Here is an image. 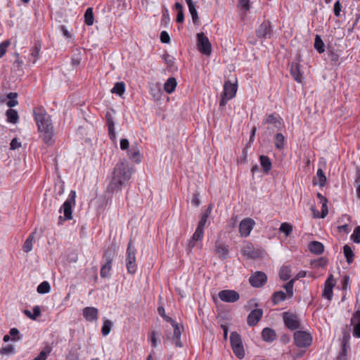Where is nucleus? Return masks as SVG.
I'll use <instances>...</instances> for the list:
<instances>
[{
	"label": "nucleus",
	"instance_id": "obj_1",
	"mask_svg": "<svg viewBox=\"0 0 360 360\" xmlns=\"http://www.w3.org/2000/svg\"><path fill=\"white\" fill-rule=\"evenodd\" d=\"M131 176V172L127 165L123 162H118L112 172V179L107 187L108 193L121 190V186L125 181H128Z\"/></svg>",
	"mask_w": 360,
	"mask_h": 360
},
{
	"label": "nucleus",
	"instance_id": "obj_2",
	"mask_svg": "<svg viewBox=\"0 0 360 360\" xmlns=\"http://www.w3.org/2000/svg\"><path fill=\"white\" fill-rule=\"evenodd\" d=\"M33 112L38 130H44V129L53 127L51 117L46 113L44 109L37 108L34 110Z\"/></svg>",
	"mask_w": 360,
	"mask_h": 360
},
{
	"label": "nucleus",
	"instance_id": "obj_3",
	"mask_svg": "<svg viewBox=\"0 0 360 360\" xmlns=\"http://www.w3.org/2000/svg\"><path fill=\"white\" fill-rule=\"evenodd\" d=\"M230 342L234 354L240 359L245 356V350L240 335L237 332H232L230 335Z\"/></svg>",
	"mask_w": 360,
	"mask_h": 360
},
{
	"label": "nucleus",
	"instance_id": "obj_4",
	"mask_svg": "<svg viewBox=\"0 0 360 360\" xmlns=\"http://www.w3.org/2000/svg\"><path fill=\"white\" fill-rule=\"evenodd\" d=\"M126 266L129 274H134L136 271V248L130 240L127 249Z\"/></svg>",
	"mask_w": 360,
	"mask_h": 360
},
{
	"label": "nucleus",
	"instance_id": "obj_5",
	"mask_svg": "<svg viewBox=\"0 0 360 360\" xmlns=\"http://www.w3.org/2000/svg\"><path fill=\"white\" fill-rule=\"evenodd\" d=\"M197 45L198 51L206 56H210L212 53V46L203 32L197 34Z\"/></svg>",
	"mask_w": 360,
	"mask_h": 360
},
{
	"label": "nucleus",
	"instance_id": "obj_6",
	"mask_svg": "<svg viewBox=\"0 0 360 360\" xmlns=\"http://www.w3.org/2000/svg\"><path fill=\"white\" fill-rule=\"evenodd\" d=\"M294 341L298 347H307L311 344L312 338L305 331L297 330L294 333Z\"/></svg>",
	"mask_w": 360,
	"mask_h": 360
},
{
	"label": "nucleus",
	"instance_id": "obj_7",
	"mask_svg": "<svg viewBox=\"0 0 360 360\" xmlns=\"http://www.w3.org/2000/svg\"><path fill=\"white\" fill-rule=\"evenodd\" d=\"M285 326L290 330H294L300 328V321L295 314L286 311L283 313Z\"/></svg>",
	"mask_w": 360,
	"mask_h": 360
},
{
	"label": "nucleus",
	"instance_id": "obj_8",
	"mask_svg": "<svg viewBox=\"0 0 360 360\" xmlns=\"http://www.w3.org/2000/svg\"><path fill=\"white\" fill-rule=\"evenodd\" d=\"M103 257L105 259V263L101 266L100 274L102 278H106L109 276L112 269L114 252L106 250L104 252Z\"/></svg>",
	"mask_w": 360,
	"mask_h": 360
},
{
	"label": "nucleus",
	"instance_id": "obj_9",
	"mask_svg": "<svg viewBox=\"0 0 360 360\" xmlns=\"http://www.w3.org/2000/svg\"><path fill=\"white\" fill-rule=\"evenodd\" d=\"M219 298L225 302L233 303L240 299V295L233 290H222L218 293Z\"/></svg>",
	"mask_w": 360,
	"mask_h": 360
},
{
	"label": "nucleus",
	"instance_id": "obj_10",
	"mask_svg": "<svg viewBox=\"0 0 360 360\" xmlns=\"http://www.w3.org/2000/svg\"><path fill=\"white\" fill-rule=\"evenodd\" d=\"M255 225V221L251 218L243 219L239 224V232L242 237H248Z\"/></svg>",
	"mask_w": 360,
	"mask_h": 360
},
{
	"label": "nucleus",
	"instance_id": "obj_11",
	"mask_svg": "<svg viewBox=\"0 0 360 360\" xmlns=\"http://www.w3.org/2000/svg\"><path fill=\"white\" fill-rule=\"evenodd\" d=\"M267 281L266 275L262 271H256L249 278L250 285L255 288L263 286Z\"/></svg>",
	"mask_w": 360,
	"mask_h": 360
},
{
	"label": "nucleus",
	"instance_id": "obj_12",
	"mask_svg": "<svg viewBox=\"0 0 360 360\" xmlns=\"http://www.w3.org/2000/svg\"><path fill=\"white\" fill-rule=\"evenodd\" d=\"M259 38L269 39L272 34V27L269 21H264L256 30Z\"/></svg>",
	"mask_w": 360,
	"mask_h": 360
},
{
	"label": "nucleus",
	"instance_id": "obj_13",
	"mask_svg": "<svg viewBox=\"0 0 360 360\" xmlns=\"http://www.w3.org/2000/svg\"><path fill=\"white\" fill-rule=\"evenodd\" d=\"M336 281L333 278L332 274H330L325 281L324 288L323 290L322 296L329 300H331L333 297V289L335 285Z\"/></svg>",
	"mask_w": 360,
	"mask_h": 360
},
{
	"label": "nucleus",
	"instance_id": "obj_14",
	"mask_svg": "<svg viewBox=\"0 0 360 360\" xmlns=\"http://www.w3.org/2000/svg\"><path fill=\"white\" fill-rule=\"evenodd\" d=\"M214 252L220 259H226L229 257V246L220 241H217L214 245Z\"/></svg>",
	"mask_w": 360,
	"mask_h": 360
},
{
	"label": "nucleus",
	"instance_id": "obj_15",
	"mask_svg": "<svg viewBox=\"0 0 360 360\" xmlns=\"http://www.w3.org/2000/svg\"><path fill=\"white\" fill-rule=\"evenodd\" d=\"M243 255L248 258L257 259L262 256L261 250L255 248L251 244H248L243 249Z\"/></svg>",
	"mask_w": 360,
	"mask_h": 360
},
{
	"label": "nucleus",
	"instance_id": "obj_16",
	"mask_svg": "<svg viewBox=\"0 0 360 360\" xmlns=\"http://www.w3.org/2000/svg\"><path fill=\"white\" fill-rule=\"evenodd\" d=\"M82 314L84 319L89 322L97 321L98 319V310L94 307H86L84 308Z\"/></svg>",
	"mask_w": 360,
	"mask_h": 360
},
{
	"label": "nucleus",
	"instance_id": "obj_17",
	"mask_svg": "<svg viewBox=\"0 0 360 360\" xmlns=\"http://www.w3.org/2000/svg\"><path fill=\"white\" fill-rule=\"evenodd\" d=\"M263 311L261 309H253L248 315L247 319L248 324L250 326H255L262 319Z\"/></svg>",
	"mask_w": 360,
	"mask_h": 360
},
{
	"label": "nucleus",
	"instance_id": "obj_18",
	"mask_svg": "<svg viewBox=\"0 0 360 360\" xmlns=\"http://www.w3.org/2000/svg\"><path fill=\"white\" fill-rule=\"evenodd\" d=\"M39 131L44 143L48 146H51L54 143L53 127L44 129V130H39Z\"/></svg>",
	"mask_w": 360,
	"mask_h": 360
},
{
	"label": "nucleus",
	"instance_id": "obj_19",
	"mask_svg": "<svg viewBox=\"0 0 360 360\" xmlns=\"http://www.w3.org/2000/svg\"><path fill=\"white\" fill-rule=\"evenodd\" d=\"M72 204H70L69 202H64L63 205H62L61 208L60 209L59 212H61L62 210L63 211L64 216H60L58 219V224H60L62 221L64 220H70L72 217Z\"/></svg>",
	"mask_w": 360,
	"mask_h": 360
},
{
	"label": "nucleus",
	"instance_id": "obj_20",
	"mask_svg": "<svg viewBox=\"0 0 360 360\" xmlns=\"http://www.w3.org/2000/svg\"><path fill=\"white\" fill-rule=\"evenodd\" d=\"M105 118L107 121L110 139L115 141L116 139L115 131V122L112 113L110 112H107L105 114Z\"/></svg>",
	"mask_w": 360,
	"mask_h": 360
},
{
	"label": "nucleus",
	"instance_id": "obj_21",
	"mask_svg": "<svg viewBox=\"0 0 360 360\" xmlns=\"http://www.w3.org/2000/svg\"><path fill=\"white\" fill-rule=\"evenodd\" d=\"M237 86L235 84L231 83L230 81H226L224 85L223 94L224 96L229 98H233L236 94Z\"/></svg>",
	"mask_w": 360,
	"mask_h": 360
},
{
	"label": "nucleus",
	"instance_id": "obj_22",
	"mask_svg": "<svg viewBox=\"0 0 360 360\" xmlns=\"http://www.w3.org/2000/svg\"><path fill=\"white\" fill-rule=\"evenodd\" d=\"M290 74L297 82L301 83L302 82V72L300 70V65L298 63H292L291 64Z\"/></svg>",
	"mask_w": 360,
	"mask_h": 360
},
{
	"label": "nucleus",
	"instance_id": "obj_23",
	"mask_svg": "<svg viewBox=\"0 0 360 360\" xmlns=\"http://www.w3.org/2000/svg\"><path fill=\"white\" fill-rule=\"evenodd\" d=\"M127 154L129 158L134 162L136 163L141 162L140 151L138 148L137 143L132 145L131 147L129 149H128Z\"/></svg>",
	"mask_w": 360,
	"mask_h": 360
},
{
	"label": "nucleus",
	"instance_id": "obj_24",
	"mask_svg": "<svg viewBox=\"0 0 360 360\" xmlns=\"http://www.w3.org/2000/svg\"><path fill=\"white\" fill-rule=\"evenodd\" d=\"M262 337L264 341L271 342L276 339V334L272 328H264L262 331Z\"/></svg>",
	"mask_w": 360,
	"mask_h": 360
},
{
	"label": "nucleus",
	"instance_id": "obj_25",
	"mask_svg": "<svg viewBox=\"0 0 360 360\" xmlns=\"http://www.w3.org/2000/svg\"><path fill=\"white\" fill-rule=\"evenodd\" d=\"M259 162L262 167V170L264 173L267 174L271 169V161L270 158L266 155H260Z\"/></svg>",
	"mask_w": 360,
	"mask_h": 360
},
{
	"label": "nucleus",
	"instance_id": "obj_26",
	"mask_svg": "<svg viewBox=\"0 0 360 360\" xmlns=\"http://www.w3.org/2000/svg\"><path fill=\"white\" fill-rule=\"evenodd\" d=\"M326 182V176L322 169H318L316 176L313 179L314 184H319L321 187L324 186Z\"/></svg>",
	"mask_w": 360,
	"mask_h": 360
},
{
	"label": "nucleus",
	"instance_id": "obj_27",
	"mask_svg": "<svg viewBox=\"0 0 360 360\" xmlns=\"http://www.w3.org/2000/svg\"><path fill=\"white\" fill-rule=\"evenodd\" d=\"M309 249L312 253L321 255L324 250V247L320 242L312 241L309 244Z\"/></svg>",
	"mask_w": 360,
	"mask_h": 360
},
{
	"label": "nucleus",
	"instance_id": "obj_28",
	"mask_svg": "<svg viewBox=\"0 0 360 360\" xmlns=\"http://www.w3.org/2000/svg\"><path fill=\"white\" fill-rule=\"evenodd\" d=\"M281 119L274 114L269 115L263 121L264 124H274L275 127L280 128L281 125Z\"/></svg>",
	"mask_w": 360,
	"mask_h": 360
},
{
	"label": "nucleus",
	"instance_id": "obj_29",
	"mask_svg": "<svg viewBox=\"0 0 360 360\" xmlns=\"http://www.w3.org/2000/svg\"><path fill=\"white\" fill-rule=\"evenodd\" d=\"M177 85L176 80L174 77H169L164 84V89L168 94H172L176 89Z\"/></svg>",
	"mask_w": 360,
	"mask_h": 360
},
{
	"label": "nucleus",
	"instance_id": "obj_30",
	"mask_svg": "<svg viewBox=\"0 0 360 360\" xmlns=\"http://www.w3.org/2000/svg\"><path fill=\"white\" fill-rule=\"evenodd\" d=\"M327 203L328 202L321 203V215H319V212L316 210V208L314 206H312L311 207V210L314 212V217L315 218H319V217L324 218L327 216V214L328 213Z\"/></svg>",
	"mask_w": 360,
	"mask_h": 360
},
{
	"label": "nucleus",
	"instance_id": "obj_31",
	"mask_svg": "<svg viewBox=\"0 0 360 360\" xmlns=\"http://www.w3.org/2000/svg\"><path fill=\"white\" fill-rule=\"evenodd\" d=\"M41 44L37 42L34 44V47L31 50V58L32 63H35L39 57V52L41 51Z\"/></svg>",
	"mask_w": 360,
	"mask_h": 360
},
{
	"label": "nucleus",
	"instance_id": "obj_32",
	"mask_svg": "<svg viewBox=\"0 0 360 360\" xmlns=\"http://www.w3.org/2000/svg\"><path fill=\"white\" fill-rule=\"evenodd\" d=\"M210 212H211V207H209L208 209L206 210V212H205L204 213H202L200 214V219L198 226H197L198 229H202L204 231V228L205 226V224L207 223V219H208V217H209V214H210Z\"/></svg>",
	"mask_w": 360,
	"mask_h": 360
},
{
	"label": "nucleus",
	"instance_id": "obj_33",
	"mask_svg": "<svg viewBox=\"0 0 360 360\" xmlns=\"http://www.w3.org/2000/svg\"><path fill=\"white\" fill-rule=\"evenodd\" d=\"M35 232L31 233L26 240L25 241L23 246H22V250L25 252H29L32 249V242L34 240Z\"/></svg>",
	"mask_w": 360,
	"mask_h": 360
},
{
	"label": "nucleus",
	"instance_id": "obj_34",
	"mask_svg": "<svg viewBox=\"0 0 360 360\" xmlns=\"http://www.w3.org/2000/svg\"><path fill=\"white\" fill-rule=\"evenodd\" d=\"M125 91V84L123 82H116L111 89V93L122 96Z\"/></svg>",
	"mask_w": 360,
	"mask_h": 360
},
{
	"label": "nucleus",
	"instance_id": "obj_35",
	"mask_svg": "<svg viewBox=\"0 0 360 360\" xmlns=\"http://www.w3.org/2000/svg\"><path fill=\"white\" fill-rule=\"evenodd\" d=\"M280 278L283 281H288L291 276V269L288 266H283L279 271Z\"/></svg>",
	"mask_w": 360,
	"mask_h": 360
},
{
	"label": "nucleus",
	"instance_id": "obj_36",
	"mask_svg": "<svg viewBox=\"0 0 360 360\" xmlns=\"http://www.w3.org/2000/svg\"><path fill=\"white\" fill-rule=\"evenodd\" d=\"M343 252L347 263L352 264L354 262V254L352 248L348 245H345L343 247Z\"/></svg>",
	"mask_w": 360,
	"mask_h": 360
},
{
	"label": "nucleus",
	"instance_id": "obj_37",
	"mask_svg": "<svg viewBox=\"0 0 360 360\" xmlns=\"http://www.w3.org/2000/svg\"><path fill=\"white\" fill-rule=\"evenodd\" d=\"M314 49L319 53H322L325 51V44L321 37L318 34L315 36Z\"/></svg>",
	"mask_w": 360,
	"mask_h": 360
},
{
	"label": "nucleus",
	"instance_id": "obj_38",
	"mask_svg": "<svg viewBox=\"0 0 360 360\" xmlns=\"http://www.w3.org/2000/svg\"><path fill=\"white\" fill-rule=\"evenodd\" d=\"M174 8L177 11L176 15V22L179 23H181L184 20V14L183 11V6L179 2H176L174 4Z\"/></svg>",
	"mask_w": 360,
	"mask_h": 360
},
{
	"label": "nucleus",
	"instance_id": "obj_39",
	"mask_svg": "<svg viewBox=\"0 0 360 360\" xmlns=\"http://www.w3.org/2000/svg\"><path fill=\"white\" fill-rule=\"evenodd\" d=\"M84 18L86 25H92L94 24V18L92 8H88L86 10Z\"/></svg>",
	"mask_w": 360,
	"mask_h": 360
},
{
	"label": "nucleus",
	"instance_id": "obj_40",
	"mask_svg": "<svg viewBox=\"0 0 360 360\" xmlns=\"http://www.w3.org/2000/svg\"><path fill=\"white\" fill-rule=\"evenodd\" d=\"M6 116L8 121L13 124L17 123L19 119L17 111L13 109L6 111Z\"/></svg>",
	"mask_w": 360,
	"mask_h": 360
},
{
	"label": "nucleus",
	"instance_id": "obj_41",
	"mask_svg": "<svg viewBox=\"0 0 360 360\" xmlns=\"http://www.w3.org/2000/svg\"><path fill=\"white\" fill-rule=\"evenodd\" d=\"M328 56L330 63L332 65L338 66L340 64V56L337 53H335L333 51H329L328 53Z\"/></svg>",
	"mask_w": 360,
	"mask_h": 360
},
{
	"label": "nucleus",
	"instance_id": "obj_42",
	"mask_svg": "<svg viewBox=\"0 0 360 360\" xmlns=\"http://www.w3.org/2000/svg\"><path fill=\"white\" fill-rule=\"evenodd\" d=\"M285 299L286 294L281 290L275 292L272 296V302H274V304H277L278 303L285 300Z\"/></svg>",
	"mask_w": 360,
	"mask_h": 360
},
{
	"label": "nucleus",
	"instance_id": "obj_43",
	"mask_svg": "<svg viewBox=\"0 0 360 360\" xmlns=\"http://www.w3.org/2000/svg\"><path fill=\"white\" fill-rule=\"evenodd\" d=\"M51 286L48 281H43L41 283L37 289V291L39 294H46L50 292Z\"/></svg>",
	"mask_w": 360,
	"mask_h": 360
},
{
	"label": "nucleus",
	"instance_id": "obj_44",
	"mask_svg": "<svg viewBox=\"0 0 360 360\" xmlns=\"http://www.w3.org/2000/svg\"><path fill=\"white\" fill-rule=\"evenodd\" d=\"M285 137L281 133H277L275 137V146L278 149H282L284 146Z\"/></svg>",
	"mask_w": 360,
	"mask_h": 360
},
{
	"label": "nucleus",
	"instance_id": "obj_45",
	"mask_svg": "<svg viewBox=\"0 0 360 360\" xmlns=\"http://www.w3.org/2000/svg\"><path fill=\"white\" fill-rule=\"evenodd\" d=\"M279 230L282 233H285L286 236H288L292 231V226L289 223L284 222L281 224Z\"/></svg>",
	"mask_w": 360,
	"mask_h": 360
},
{
	"label": "nucleus",
	"instance_id": "obj_46",
	"mask_svg": "<svg viewBox=\"0 0 360 360\" xmlns=\"http://www.w3.org/2000/svg\"><path fill=\"white\" fill-rule=\"evenodd\" d=\"M112 326V322L110 320H105L103 322V325L101 328V333L103 335L106 336L108 335L111 330Z\"/></svg>",
	"mask_w": 360,
	"mask_h": 360
},
{
	"label": "nucleus",
	"instance_id": "obj_47",
	"mask_svg": "<svg viewBox=\"0 0 360 360\" xmlns=\"http://www.w3.org/2000/svg\"><path fill=\"white\" fill-rule=\"evenodd\" d=\"M351 240L355 243H360V226H357L350 236Z\"/></svg>",
	"mask_w": 360,
	"mask_h": 360
},
{
	"label": "nucleus",
	"instance_id": "obj_48",
	"mask_svg": "<svg viewBox=\"0 0 360 360\" xmlns=\"http://www.w3.org/2000/svg\"><path fill=\"white\" fill-rule=\"evenodd\" d=\"M8 98L10 99L7 105L10 108L14 107L18 104V101L16 100L17 98V94L16 93H10L8 95Z\"/></svg>",
	"mask_w": 360,
	"mask_h": 360
},
{
	"label": "nucleus",
	"instance_id": "obj_49",
	"mask_svg": "<svg viewBox=\"0 0 360 360\" xmlns=\"http://www.w3.org/2000/svg\"><path fill=\"white\" fill-rule=\"evenodd\" d=\"M295 279H291L286 284L284 285V288L285 289L287 293L289 295V297H291L293 295V286Z\"/></svg>",
	"mask_w": 360,
	"mask_h": 360
},
{
	"label": "nucleus",
	"instance_id": "obj_50",
	"mask_svg": "<svg viewBox=\"0 0 360 360\" xmlns=\"http://www.w3.org/2000/svg\"><path fill=\"white\" fill-rule=\"evenodd\" d=\"M189 12L191 13L193 23L195 25H198L199 24V18H198V12L195 8V6L194 8H190Z\"/></svg>",
	"mask_w": 360,
	"mask_h": 360
},
{
	"label": "nucleus",
	"instance_id": "obj_51",
	"mask_svg": "<svg viewBox=\"0 0 360 360\" xmlns=\"http://www.w3.org/2000/svg\"><path fill=\"white\" fill-rule=\"evenodd\" d=\"M203 230L196 228L195 231L194 232L191 238L196 241L201 240L203 238Z\"/></svg>",
	"mask_w": 360,
	"mask_h": 360
},
{
	"label": "nucleus",
	"instance_id": "obj_52",
	"mask_svg": "<svg viewBox=\"0 0 360 360\" xmlns=\"http://www.w3.org/2000/svg\"><path fill=\"white\" fill-rule=\"evenodd\" d=\"M158 312L160 316H162L166 321L167 322H174L173 320L167 316L165 312V308L162 306H159L158 307Z\"/></svg>",
	"mask_w": 360,
	"mask_h": 360
},
{
	"label": "nucleus",
	"instance_id": "obj_53",
	"mask_svg": "<svg viewBox=\"0 0 360 360\" xmlns=\"http://www.w3.org/2000/svg\"><path fill=\"white\" fill-rule=\"evenodd\" d=\"M238 6L242 8L245 12H247L250 8V0H240L238 3Z\"/></svg>",
	"mask_w": 360,
	"mask_h": 360
},
{
	"label": "nucleus",
	"instance_id": "obj_54",
	"mask_svg": "<svg viewBox=\"0 0 360 360\" xmlns=\"http://www.w3.org/2000/svg\"><path fill=\"white\" fill-rule=\"evenodd\" d=\"M14 352V347L12 345H7L1 349L0 353L2 355H8Z\"/></svg>",
	"mask_w": 360,
	"mask_h": 360
},
{
	"label": "nucleus",
	"instance_id": "obj_55",
	"mask_svg": "<svg viewBox=\"0 0 360 360\" xmlns=\"http://www.w3.org/2000/svg\"><path fill=\"white\" fill-rule=\"evenodd\" d=\"M10 45L8 40L4 41L0 44V58L5 54L7 47Z\"/></svg>",
	"mask_w": 360,
	"mask_h": 360
},
{
	"label": "nucleus",
	"instance_id": "obj_56",
	"mask_svg": "<svg viewBox=\"0 0 360 360\" xmlns=\"http://www.w3.org/2000/svg\"><path fill=\"white\" fill-rule=\"evenodd\" d=\"M174 328V333H173V340H179L181 338V332L179 326L176 323L173 324Z\"/></svg>",
	"mask_w": 360,
	"mask_h": 360
},
{
	"label": "nucleus",
	"instance_id": "obj_57",
	"mask_svg": "<svg viewBox=\"0 0 360 360\" xmlns=\"http://www.w3.org/2000/svg\"><path fill=\"white\" fill-rule=\"evenodd\" d=\"M160 41L162 43L168 44L170 41L169 34L166 31H162L160 33Z\"/></svg>",
	"mask_w": 360,
	"mask_h": 360
},
{
	"label": "nucleus",
	"instance_id": "obj_58",
	"mask_svg": "<svg viewBox=\"0 0 360 360\" xmlns=\"http://www.w3.org/2000/svg\"><path fill=\"white\" fill-rule=\"evenodd\" d=\"M164 60L167 65L172 68L174 63V58L170 56L169 54L164 55Z\"/></svg>",
	"mask_w": 360,
	"mask_h": 360
},
{
	"label": "nucleus",
	"instance_id": "obj_59",
	"mask_svg": "<svg viewBox=\"0 0 360 360\" xmlns=\"http://www.w3.org/2000/svg\"><path fill=\"white\" fill-rule=\"evenodd\" d=\"M9 334L12 337V340H18L20 339L19 337H18L19 330L15 328H11L9 331Z\"/></svg>",
	"mask_w": 360,
	"mask_h": 360
},
{
	"label": "nucleus",
	"instance_id": "obj_60",
	"mask_svg": "<svg viewBox=\"0 0 360 360\" xmlns=\"http://www.w3.org/2000/svg\"><path fill=\"white\" fill-rule=\"evenodd\" d=\"M353 328V335L355 338H360V323L352 324Z\"/></svg>",
	"mask_w": 360,
	"mask_h": 360
},
{
	"label": "nucleus",
	"instance_id": "obj_61",
	"mask_svg": "<svg viewBox=\"0 0 360 360\" xmlns=\"http://www.w3.org/2000/svg\"><path fill=\"white\" fill-rule=\"evenodd\" d=\"M328 260L324 257H321L315 262L316 267H324L327 264Z\"/></svg>",
	"mask_w": 360,
	"mask_h": 360
},
{
	"label": "nucleus",
	"instance_id": "obj_62",
	"mask_svg": "<svg viewBox=\"0 0 360 360\" xmlns=\"http://www.w3.org/2000/svg\"><path fill=\"white\" fill-rule=\"evenodd\" d=\"M349 276L348 275H345L342 279V288L344 290H347L349 288Z\"/></svg>",
	"mask_w": 360,
	"mask_h": 360
},
{
	"label": "nucleus",
	"instance_id": "obj_63",
	"mask_svg": "<svg viewBox=\"0 0 360 360\" xmlns=\"http://www.w3.org/2000/svg\"><path fill=\"white\" fill-rule=\"evenodd\" d=\"M41 315V309L39 306L33 307L32 320H36Z\"/></svg>",
	"mask_w": 360,
	"mask_h": 360
},
{
	"label": "nucleus",
	"instance_id": "obj_64",
	"mask_svg": "<svg viewBox=\"0 0 360 360\" xmlns=\"http://www.w3.org/2000/svg\"><path fill=\"white\" fill-rule=\"evenodd\" d=\"M10 146L11 150H15L21 146V143L19 142L16 138H14L12 139Z\"/></svg>",
	"mask_w": 360,
	"mask_h": 360
}]
</instances>
